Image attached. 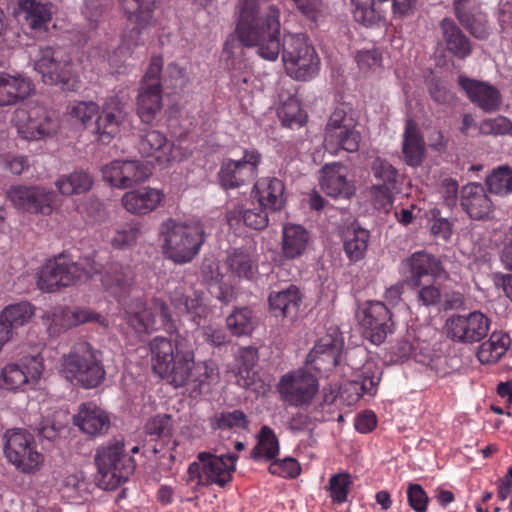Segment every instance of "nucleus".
<instances>
[{
    "instance_id": "72a5a7b5",
    "label": "nucleus",
    "mask_w": 512,
    "mask_h": 512,
    "mask_svg": "<svg viewBox=\"0 0 512 512\" xmlns=\"http://www.w3.org/2000/svg\"><path fill=\"white\" fill-rule=\"evenodd\" d=\"M31 91L32 84L28 79L0 72V106L15 104L28 97Z\"/></svg>"
},
{
    "instance_id": "09e8293b",
    "label": "nucleus",
    "mask_w": 512,
    "mask_h": 512,
    "mask_svg": "<svg viewBox=\"0 0 512 512\" xmlns=\"http://www.w3.org/2000/svg\"><path fill=\"white\" fill-rule=\"evenodd\" d=\"M279 453V441L269 426H262L258 434V443L252 450V457H265L271 460Z\"/></svg>"
},
{
    "instance_id": "79ce46f5",
    "label": "nucleus",
    "mask_w": 512,
    "mask_h": 512,
    "mask_svg": "<svg viewBox=\"0 0 512 512\" xmlns=\"http://www.w3.org/2000/svg\"><path fill=\"white\" fill-rule=\"evenodd\" d=\"M381 374V370L376 365H364L357 378L347 384V389L355 392L353 400H359L364 394L375 395L381 381Z\"/></svg>"
},
{
    "instance_id": "f257e3e1",
    "label": "nucleus",
    "mask_w": 512,
    "mask_h": 512,
    "mask_svg": "<svg viewBox=\"0 0 512 512\" xmlns=\"http://www.w3.org/2000/svg\"><path fill=\"white\" fill-rule=\"evenodd\" d=\"M234 33L242 46L255 48L264 60L275 61L282 51L287 73L296 80H309L319 70L320 60L306 34H285L281 41L280 11L275 5L261 14L259 0H236Z\"/></svg>"
},
{
    "instance_id": "e2e57ef3",
    "label": "nucleus",
    "mask_w": 512,
    "mask_h": 512,
    "mask_svg": "<svg viewBox=\"0 0 512 512\" xmlns=\"http://www.w3.org/2000/svg\"><path fill=\"white\" fill-rule=\"evenodd\" d=\"M140 229L137 224L129 223L117 230L112 237L111 243L116 248H128L138 239Z\"/></svg>"
},
{
    "instance_id": "c85d7f7f",
    "label": "nucleus",
    "mask_w": 512,
    "mask_h": 512,
    "mask_svg": "<svg viewBox=\"0 0 512 512\" xmlns=\"http://www.w3.org/2000/svg\"><path fill=\"white\" fill-rule=\"evenodd\" d=\"M310 243L309 232L301 225L285 224L282 229L281 255L285 260L302 257Z\"/></svg>"
},
{
    "instance_id": "39448f33",
    "label": "nucleus",
    "mask_w": 512,
    "mask_h": 512,
    "mask_svg": "<svg viewBox=\"0 0 512 512\" xmlns=\"http://www.w3.org/2000/svg\"><path fill=\"white\" fill-rule=\"evenodd\" d=\"M33 66L47 85L58 86L62 91H75L80 87L78 79L70 70L71 58L60 46H39Z\"/></svg>"
},
{
    "instance_id": "13d9d810",
    "label": "nucleus",
    "mask_w": 512,
    "mask_h": 512,
    "mask_svg": "<svg viewBox=\"0 0 512 512\" xmlns=\"http://www.w3.org/2000/svg\"><path fill=\"white\" fill-rule=\"evenodd\" d=\"M122 169L124 188L132 187L146 180L150 175L149 168L136 160L122 161Z\"/></svg>"
},
{
    "instance_id": "69168bd1",
    "label": "nucleus",
    "mask_w": 512,
    "mask_h": 512,
    "mask_svg": "<svg viewBox=\"0 0 512 512\" xmlns=\"http://www.w3.org/2000/svg\"><path fill=\"white\" fill-rule=\"evenodd\" d=\"M269 472L282 478H295L300 474L301 468L299 463L290 457L282 460H274L269 465Z\"/></svg>"
},
{
    "instance_id": "f03ea898",
    "label": "nucleus",
    "mask_w": 512,
    "mask_h": 512,
    "mask_svg": "<svg viewBox=\"0 0 512 512\" xmlns=\"http://www.w3.org/2000/svg\"><path fill=\"white\" fill-rule=\"evenodd\" d=\"M156 305L162 327L172 338L157 336L151 340L149 347L153 371L176 388L191 383L193 390L202 392L204 385L217 379L216 368L208 362L195 363L192 345L177 332L176 322L166 303L160 301Z\"/></svg>"
},
{
    "instance_id": "864d4df0",
    "label": "nucleus",
    "mask_w": 512,
    "mask_h": 512,
    "mask_svg": "<svg viewBox=\"0 0 512 512\" xmlns=\"http://www.w3.org/2000/svg\"><path fill=\"white\" fill-rule=\"evenodd\" d=\"M371 171L378 184L397 186L399 183L398 170L384 158L376 157L371 163Z\"/></svg>"
},
{
    "instance_id": "c756f323",
    "label": "nucleus",
    "mask_w": 512,
    "mask_h": 512,
    "mask_svg": "<svg viewBox=\"0 0 512 512\" xmlns=\"http://www.w3.org/2000/svg\"><path fill=\"white\" fill-rule=\"evenodd\" d=\"M256 196L261 206L276 212L284 208L286 203L285 185L276 177H264L254 184Z\"/></svg>"
},
{
    "instance_id": "7ed1b4c3",
    "label": "nucleus",
    "mask_w": 512,
    "mask_h": 512,
    "mask_svg": "<svg viewBox=\"0 0 512 512\" xmlns=\"http://www.w3.org/2000/svg\"><path fill=\"white\" fill-rule=\"evenodd\" d=\"M161 233L165 254L178 264L191 262L205 241L203 226L198 222L168 219L162 224Z\"/></svg>"
},
{
    "instance_id": "49530a36",
    "label": "nucleus",
    "mask_w": 512,
    "mask_h": 512,
    "mask_svg": "<svg viewBox=\"0 0 512 512\" xmlns=\"http://www.w3.org/2000/svg\"><path fill=\"white\" fill-rule=\"evenodd\" d=\"M93 177L84 171H75L57 180L56 186L63 195L81 194L91 189Z\"/></svg>"
},
{
    "instance_id": "2f4dec72",
    "label": "nucleus",
    "mask_w": 512,
    "mask_h": 512,
    "mask_svg": "<svg viewBox=\"0 0 512 512\" xmlns=\"http://www.w3.org/2000/svg\"><path fill=\"white\" fill-rule=\"evenodd\" d=\"M223 267L233 279L251 280L258 271V262L251 252L237 248L227 254Z\"/></svg>"
},
{
    "instance_id": "a18cd8bd",
    "label": "nucleus",
    "mask_w": 512,
    "mask_h": 512,
    "mask_svg": "<svg viewBox=\"0 0 512 512\" xmlns=\"http://www.w3.org/2000/svg\"><path fill=\"white\" fill-rule=\"evenodd\" d=\"M126 319L137 333H149L155 328L156 321L152 310L139 299L133 302V309L127 312Z\"/></svg>"
},
{
    "instance_id": "412c9836",
    "label": "nucleus",
    "mask_w": 512,
    "mask_h": 512,
    "mask_svg": "<svg viewBox=\"0 0 512 512\" xmlns=\"http://www.w3.org/2000/svg\"><path fill=\"white\" fill-rule=\"evenodd\" d=\"M342 345V339L328 334L315 344L308 354V362L319 372L332 371L340 362Z\"/></svg>"
},
{
    "instance_id": "f8f14e48",
    "label": "nucleus",
    "mask_w": 512,
    "mask_h": 512,
    "mask_svg": "<svg viewBox=\"0 0 512 512\" xmlns=\"http://www.w3.org/2000/svg\"><path fill=\"white\" fill-rule=\"evenodd\" d=\"M491 320L480 311L453 314L446 320L447 337L462 344L482 341L489 333Z\"/></svg>"
},
{
    "instance_id": "1a4fd4ad",
    "label": "nucleus",
    "mask_w": 512,
    "mask_h": 512,
    "mask_svg": "<svg viewBox=\"0 0 512 512\" xmlns=\"http://www.w3.org/2000/svg\"><path fill=\"white\" fill-rule=\"evenodd\" d=\"M4 454L8 461L23 473L38 471L44 457L36 450L34 437L26 430L14 429L5 434Z\"/></svg>"
},
{
    "instance_id": "680f3d73",
    "label": "nucleus",
    "mask_w": 512,
    "mask_h": 512,
    "mask_svg": "<svg viewBox=\"0 0 512 512\" xmlns=\"http://www.w3.org/2000/svg\"><path fill=\"white\" fill-rule=\"evenodd\" d=\"M411 289L415 290L416 300L422 306H437L441 303L442 292L435 284L423 285L421 282L420 286Z\"/></svg>"
},
{
    "instance_id": "5fc2aeb1",
    "label": "nucleus",
    "mask_w": 512,
    "mask_h": 512,
    "mask_svg": "<svg viewBox=\"0 0 512 512\" xmlns=\"http://www.w3.org/2000/svg\"><path fill=\"white\" fill-rule=\"evenodd\" d=\"M249 421L242 410L223 411L212 419V426L216 429H246Z\"/></svg>"
},
{
    "instance_id": "a19ab883",
    "label": "nucleus",
    "mask_w": 512,
    "mask_h": 512,
    "mask_svg": "<svg viewBox=\"0 0 512 512\" xmlns=\"http://www.w3.org/2000/svg\"><path fill=\"white\" fill-rule=\"evenodd\" d=\"M511 343L510 336L502 331H494L477 351V359L482 364H495L506 353Z\"/></svg>"
},
{
    "instance_id": "a211bd4d",
    "label": "nucleus",
    "mask_w": 512,
    "mask_h": 512,
    "mask_svg": "<svg viewBox=\"0 0 512 512\" xmlns=\"http://www.w3.org/2000/svg\"><path fill=\"white\" fill-rule=\"evenodd\" d=\"M43 368V359L39 355L23 357L19 363L8 364L2 369L0 386L8 390H19L26 385H35Z\"/></svg>"
},
{
    "instance_id": "6ab92c4d",
    "label": "nucleus",
    "mask_w": 512,
    "mask_h": 512,
    "mask_svg": "<svg viewBox=\"0 0 512 512\" xmlns=\"http://www.w3.org/2000/svg\"><path fill=\"white\" fill-rule=\"evenodd\" d=\"M19 121V134L27 140H40L51 137L59 129L58 120L53 117L44 107H31L29 110H20L17 112Z\"/></svg>"
},
{
    "instance_id": "338daca9",
    "label": "nucleus",
    "mask_w": 512,
    "mask_h": 512,
    "mask_svg": "<svg viewBox=\"0 0 512 512\" xmlns=\"http://www.w3.org/2000/svg\"><path fill=\"white\" fill-rule=\"evenodd\" d=\"M408 503L416 512H426L429 498L419 484H410L407 489Z\"/></svg>"
},
{
    "instance_id": "4c0bfd02",
    "label": "nucleus",
    "mask_w": 512,
    "mask_h": 512,
    "mask_svg": "<svg viewBox=\"0 0 512 512\" xmlns=\"http://www.w3.org/2000/svg\"><path fill=\"white\" fill-rule=\"evenodd\" d=\"M259 359L258 350L255 347H241L235 356L237 384L243 388H249L254 384L255 367Z\"/></svg>"
},
{
    "instance_id": "9b49d317",
    "label": "nucleus",
    "mask_w": 512,
    "mask_h": 512,
    "mask_svg": "<svg viewBox=\"0 0 512 512\" xmlns=\"http://www.w3.org/2000/svg\"><path fill=\"white\" fill-rule=\"evenodd\" d=\"M84 274H88L85 267H80L78 263L59 255L43 265L37 285L40 290L51 293L76 284Z\"/></svg>"
},
{
    "instance_id": "2eb2a0df",
    "label": "nucleus",
    "mask_w": 512,
    "mask_h": 512,
    "mask_svg": "<svg viewBox=\"0 0 512 512\" xmlns=\"http://www.w3.org/2000/svg\"><path fill=\"white\" fill-rule=\"evenodd\" d=\"M278 392L290 406L303 407L310 404L318 392V381L305 371L290 372L281 377Z\"/></svg>"
},
{
    "instance_id": "37998d69",
    "label": "nucleus",
    "mask_w": 512,
    "mask_h": 512,
    "mask_svg": "<svg viewBox=\"0 0 512 512\" xmlns=\"http://www.w3.org/2000/svg\"><path fill=\"white\" fill-rule=\"evenodd\" d=\"M370 233L367 229L358 227L348 229L344 234L343 247L345 254L351 262H357L364 258Z\"/></svg>"
},
{
    "instance_id": "f704fd0d",
    "label": "nucleus",
    "mask_w": 512,
    "mask_h": 512,
    "mask_svg": "<svg viewBox=\"0 0 512 512\" xmlns=\"http://www.w3.org/2000/svg\"><path fill=\"white\" fill-rule=\"evenodd\" d=\"M131 281V269L128 266L124 267L117 262L107 265L101 277V282L104 288L114 295L119 302L120 298L127 293V289L131 285Z\"/></svg>"
},
{
    "instance_id": "4d7b16f0",
    "label": "nucleus",
    "mask_w": 512,
    "mask_h": 512,
    "mask_svg": "<svg viewBox=\"0 0 512 512\" xmlns=\"http://www.w3.org/2000/svg\"><path fill=\"white\" fill-rule=\"evenodd\" d=\"M278 116L282 124L286 127L302 126L306 120V115L296 99H289L279 109Z\"/></svg>"
},
{
    "instance_id": "4be33fe9",
    "label": "nucleus",
    "mask_w": 512,
    "mask_h": 512,
    "mask_svg": "<svg viewBox=\"0 0 512 512\" xmlns=\"http://www.w3.org/2000/svg\"><path fill=\"white\" fill-rule=\"evenodd\" d=\"M458 83L466 92L470 101L483 111L495 112L499 110L502 96L496 87L466 76H459Z\"/></svg>"
},
{
    "instance_id": "423d86ee",
    "label": "nucleus",
    "mask_w": 512,
    "mask_h": 512,
    "mask_svg": "<svg viewBox=\"0 0 512 512\" xmlns=\"http://www.w3.org/2000/svg\"><path fill=\"white\" fill-rule=\"evenodd\" d=\"M199 462H192L188 467V481L200 486L217 485L225 487L233 479L238 455L234 453L215 455L200 452Z\"/></svg>"
},
{
    "instance_id": "c9c22d12",
    "label": "nucleus",
    "mask_w": 512,
    "mask_h": 512,
    "mask_svg": "<svg viewBox=\"0 0 512 512\" xmlns=\"http://www.w3.org/2000/svg\"><path fill=\"white\" fill-rule=\"evenodd\" d=\"M122 114L119 101L112 98L105 104L101 115H98V143L109 144L119 133Z\"/></svg>"
},
{
    "instance_id": "4468645a",
    "label": "nucleus",
    "mask_w": 512,
    "mask_h": 512,
    "mask_svg": "<svg viewBox=\"0 0 512 512\" xmlns=\"http://www.w3.org/2000/svg\"><path fill=\"white\" fill-rule=\"evenodd\" d=\"M6 195L12 205L23 212L48 216L54 210L56 194L42 186L14 185Z\"/></svg>"
},
{
    "instance_id": "5701e85b",
    "label": "nucleus",
    "mask_w": 512,
    "mask_h": 512,
    "mask_svg": "<svg viewBox=\"0 0 512 512\" xmlns=\"http://www.w3.org/2000/svg\"><path fill=\"white\" fill-rule=\"evenodd\" d=\"M408 276L406 283L410 288L421 285L423 277L430 276L433 279L441 277L444 269L440 260L426 251L414 252L407 260Z\"/></svg>"
},
{
    "instance_id": "cd10ccee",
    "label": "nucleus",
    "mask_w": 512,
    "mask_h": 512,
    "mask_svg": "<svg viewBox=\"0 0 512 512\" xmlns=\"http://www.w3.org/2000/svg\"><path fill=\"white\" fill-rule=\"evenodd\" d=\"M303 295L300 289L290 284L280 291H272L268 297L271 314L276 318H293L302 304Z\"/></svg>"
},
{
    "instance_id": "bf43d9fd",
    "label": "nucleus",
    "mask_w": 512,
    "mask_h": 512,
    "mask_svg": "<svg viewBox=\"0 0 512 512\" xmlns=\"http://www.w3.org/2000/svg\"><path fill=\"white\" fill-rule=\"evenodd\" d=\"M268 210L269 209L261 206L259 203L257 207L239 211V214H241L242 220L247 227L255 230H262L267 227L269 222Z\"/></svg>"
},
{
    "instance_id": "6e6d98bb",
    "label": "nucleus",
    "mask_w": 512,
    "mask_h": 512,
    "mask_svg": "<svg viewBox=\"0 0 512 512\" xmlns=\"http://www.w3.org/2000/svg\"><path fill=\"white\" fill-rule=\"evenodd\" d=\"M397 186L373 184L369 188V197L375 209L388 212L394 202V190Z\"/></svg>"
},
{
    "instance_id": "aec40b11",
    "label": "nucleus",
    "mask_w": 512,
    "mask_h": 512,
    "mask_svg": "<svg viewBox=\"0 0 512 512\" xmlns=\"http://www.w3.org/2000/svg\"><path fill=\"white\" fill-rule=\"evenodd\" d=\"M347 176L348 169L343 164H326L321 169V189L332 198H350L355 193V186Z\"/></svg>"
},
{
    "instance_id": "393cba45",
    "label": "nucleus",
    "mask_w": 512,
    "mask_h": 512,
    "mask_svg": "<svg viewBox=\"0 0 512 512\" xmlns=\"http://www.w3.org/2000/svg\"><path fill=\"white\" fill-rule=\"evenodd\" d=\"M460 204L471 219L483 220L492 213L493 203L483 185L469 183L460 191Z\"/></svg>"
},
{
    "instance_id": "473e14b6",
    "label": "nucleus",
    "mask_w": 512,
    "mask_h": 512,
    "mask_svg": "<svg viewBox=\"0 0 512 512\" xmlns=\"http://www.w3.org/2000/svg\"><path fill=\"white\" fill-rule=\"evenodd\" d=\"M173 143L158 130L146 131L138 142V151L143 157H154L159 163L172 159Z\"/></svg>"
},
{
    "instance_id": "a878e982",
    "label": "nucleus",
    "mask_w": 512,
    "mask_h": 512,
    "mask_svg": "<svg viewBox=\"0 0 512 512\" xmlns=\"http://www.w3.org/2000/svg\"><path fill=\"white\" fill-rule=\"evenodd\" d=\"M469 0H454L453 8L459 23L476 39L485 40L490 35L487 15L478 6L468 7Z\"/></svg>"
},
{
    "instance_id": "c03bdc74",
    "label": "nucleus",
    "mask_w": 512,
    "mask_h": 512,
    "mask_svg": "<svg viewBox=\"0 0 512 512\" xmlns=\"http://www.w3.org/2000/svg\"><path fill=\"white\" fill-rule=\"evenodd\" d=\"M355 21L366 27L384 25V11L375 6L374 0H351Z\"/></svg>"
},
{
    "instance_id": "bb28decb",
    "label": "nucleus",
    "mask_w": 512,
    "mask_h": 512,
    "mask_svg": "<svg viewBox=\"0 0 512 512\" xmlns=\"http://www.w3.org/2000/svg\"><path fill=\"white\" fill-rule=\"evenodd\" d=\"M95 314L87 309H71L65 306H57L46 312L45 319L49 322L50 334H59L71 327L93 321Z\"/></svg>"
},
{
    "instance_id": "de8ad7c7",
    "label": "nucleus",
    "mask_w": 512,
    "mask_h": 512,
    "mask_svg": "<svg viewBox=\"0 0 512 512\" xmlns=\"http://www.w3.org/2000/svg\"><path fill=\"white\" fill-rule=\"evenodd\" d=\"M226 324L234 336L249 335L254 329L253 312L249 307L235 308L227 316Z\"/></svg>"
},
{
    "instance_id": "f3484780",
    "label": "nucleus",
    "mask_w": 512,
    "mask_h": 512,
    "mask_svg": "<svg viewBox=\"0 0 512 512\" xmlns=\"http://www.w3.org/2000/svg\"><path fill=\"white\" fill-rule=\"evenodd\" d=\"M170 304L180 315H187L197 327L204 326L209 308L204 304L202 293L182 281L169 294Z\"/></svg>"
},
{
    "instance_id": "0e129e2a",
    "label": "nucleus",
    "mask_w": 512,
    "mask_h": 512,
    "mask_svg": "<svg viewBox=\"0 0 512 512\" xmlns=\"http://www.w3.org/2000/svg\"><path fill=\"white\" fill-rule=\"evenodd\" d=\"M480 131L483 134H509L512 136V121L500 115L495 118L485 119L480 124Z\"/></svg>"
},
{
    "instance_id": "9d476101",
    "label": "nucleus",
    "mask_w": 512,
    "mask_h": 512,
    "mask_svg": "<svg viewBox=\"0 0 512 512\" xmlns=\"http://www.w3.org/2000/svg\"><path fill=\"white\" fill-rule=\"evenodd\" d=\"M95 366L96 360L92 345L82 342L64 357L62 373L72 384L90 389L96 387Z\"/></svg>"
},
{
    "instance_id": "052dcab7",
    "label": "nucleus",
    "mask_w": 512,
    "mask_h": 512,
    "mask_svg": "<svg viewBox=\"0 0 512 512\" xmlns=\"http://www.w3.org/2000/svg\"><path fill=\"white\" fill-rule=\"evenodd\" d=\"M146 434L156 438L169 437L172 432L171 416L159 414L152 417L144 427Z\"/></svg>"
},
{
    "instance_id": "6e6552de",
    "label": "nucleus",
    "mask_w": 512,
    "mask_h": 512,
    "mask_svg": "<svg viewBox=\"0 0 512 512\" xmlns=\"http://www.w3.org/2000/svg\"><path fill=\"white\" fill-rule=\"evenodd\" d=\"M361 134L355 128L354 120L342 108H336L325 127L324 147L327 152L337 155L341 150L355 153L359 150Z\"/></svg>"
},
{
    "instance_id": "3c124183",
    "label": "nucleus",
    "mask_w": 512,
    "mask_h": 512,
    "mask_svg": "<svg viewBox=\"0 0 512 512\" xmlns=\"http://www.w3.org/2000/svg\"><path fill=\"white\" fill-rule=\"evenodd\" d=\"M486 184L491 193L506 195L512 192V168L499 166L487 177Z\"/></svg>"
},
{
    "instance_id": "7c9ffc66",
    "label": "nucleus",
    "mask_w": 512,
    "mask_h": 512,
    "mask_svg": "<svg viewBox=\"0 0 512 512\" xmlns=\"http://www.w3.org/2000/svg\"><path fill=\"white\" fill-rule=\"evenodd\" d=\"M164 198L161 190L143 187L129 191L122 197V204L127 211L133 214H147L155 210Z\"/></svg>"
},
{
    "instance_id": "dca6fc26",
    "label": "nucleus",
    "mask_w": 512,
    "mask_h": 512,
    "mask_svg": "<svg viewBox=\"0 0 512 512\" xmlns=\"http://www.w3.org/2000/svg\"><path fill=\"white\" fill-rule=\"evenodd\" d=\"M360 324L364 338L374 345L382 344L387 336L393 333L395 326L391 311L380 301L367 303L362 309Z\"/></svg>"
},
{
    "instance_id": "603ef678",
    "label": "nucleus",
    "mask_w": 512,
    "mask_h": 512,
    "mask_svg": "<svg viewBox=\"0 0 512 512\" xmlns=\"http://www.w3.org/2000/svg\"><path fill=\"white\" fill-rule=\"evenodd\" d=\"M353 484L349 473H337L330 477L327 490L334 504H342L347 501L348 493Z\"/></svg>"
},
{
    "instance_id": "e433bc0d",
    "label": "nucleus",
    "mask_w": 512,
    "mask_h": 512,
    "mask_svg": "<svg viewBox=\"0 0 512 512\" xmlns=\"http://www.w3.org/2000/svg\"><path fill=\"white\" fill-rule=\"evenodd\" d=\"M424 140L417 123L408 119L405 124L402 152L406 164L417 167L422 163L424 157Z\"/></svg>"
},
{
    "instance_id": "8fccbe9b",
    "label": "nucleus",
    "mask_w": 512,
    "mask_h": 512,
    "mask_svg": "<svg viewBox=\"0 0 512 512\" xmlns=\"http://www.w3.org/2000/svg\"><path fill=\"white\" fill-rule=\"evenodd\" d=\"M72 423L81 432L90 436L96 435V403H81L77 413L72 417Z\"/></svg>"
},
{
    "instance_id": "0eeeda50",
    "label": "nucleus",
    "mask_w": 512,
    "mask_h": 512,
    "mask_svg": "<svg viewBox=\"0 0 512 512\" xmlns=\"http://www.w3.org/2000/svg\"><path fill=\"white\" fill-rule=\"evenodd\" d=\"M162 68V56H153L141 82L137 97V113L141 121L146 124L152 123L163 107L161 85Z\"/></svg>"
},
{
    "instance_id": "20e7f679",
    "label": "nucleus",
    "mask_w": 512,
    "mask_h": 512,
    "mask_svg": "<svg viewBox=\"0 0 512 512\" xmlns=\"http://www.w3.org/2000/svg\"><path fill=\"white\" fill-rule=\"evenodd\" d=\"M136 461L125 453L123 438H113L98 450V488L113 490L126 482L136 469Z\"/></svg>"
},
{
    "instance_id": "b1692460",
    "label": "nucleus",
    "mask_w": 512,
    "mask_h": 512,
    "mask_svg": "<svg viewBox=\"0 0 512 512\" xmlns=\"http://www.w3.org/2000/svg\"><path fill=\"white\" fill-rule=\"evenodd\" d=\"M445 51L459 60H465L473 52V43L456 22L448 17L439 23Z\"/></svg>"
},
{
    "instance_id": "58836bf2",
    "label": "nucleus",
    "mask_w": 512,
    "mask_h": 512,
    "mask_svg": "<svg viewBox=\"0 0 512 512\" xmlns=\"http://www.w3.org/2000/svg\"><path fill=\"white\" fill-rule=\"evenodd\" d=\"M127 20L136 25L132 32L140 33V30L149 25L153 18L155 0H119Z\"/></svg>"
},
{
    "instance_id": "ddd939ff",
    "label": "nucleus",
    "mask_w": 512,
    "mask_h": 512,
    "mask_svg": "<svg viewBox=\"0 0 512 512\" xmlns=\"http://www.w3.org/2000/svg\"><path fill=\"white\" fill-rule=\"evenodd\" d=\"M261 154L257 150H245L239 160H225L218 172V181L222 188L237 189L252 183L258 174Z\"/></svg>"
},
{
    "instance_id": "774afa93",
    "label": "nucleus",
    "mask_w": 512,
    "mask_h": 512,
    "mask_svg": "<svg viewBox=\"0 0 512 512\" xmlns=\"http://www.w3.org/2000/svg\"><path fill=\"white\" fill-rule=\"evenodd\" d=\"M356 61L361 70H374L381 66L382 55L377 48L360 50L357 52Z\"/></svg>"
},
{
    "instance_id": "ea45409f",
    "label": "nucleus",
    "mask_w": 512,
    "mask_h": 512,
    "mask_svg": "<svg viewBox=\"0 0 512 512\" xmlns=\"http://www.w3.org/2000/svg\"><path fill=\"white\" fill-rule=\"evenodd\" d=\"M19 12L24 21L32 30L45 31L52 19V13L48 4L37 0H18Z\"/></svg>"
}]
</instances>
